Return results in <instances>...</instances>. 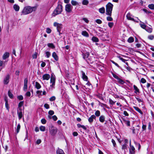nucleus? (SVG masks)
Returning <instances> with one entry per match:
<instances>
[{"instance_id": "ddd939ff", "label": "nucleus", "mask_w": 154, "mask_h": 154, "mask_svg": "<svg viewBox=\"0 0 154 154\" xmlns=\"http://www.w3.org/2000/svg\"><path fill=\"white\" fill-rule=\"evenodd\" d=\"M50 77V75L49 74H46L43 75L42 78L44 80H48Z\"/></svg>"}, {"instance_id": "c756f323", "label": "nucleus", "mask_w": 154, "mask_h": 154, "mask_svg": "<svg viewBox=\"0 0 154 154\" xmlns=\"http://www.w3.org/2000/svg\"><path fill=\"white\" fill-rule=\"evenodd\" d=\"M145 29L146 30V31H147L149 33L152 32V28H150V27H146L145 28Z\"/></svg>"}, {"instance_id": "412c9836", "label": "nucleus", "mask_w": 154, "mask_h": 154, "mask_svg": "<svg viewBox=\"0 0 154 154\" xmlns=\"http://www.w3.org/2000/svg\"><path fill=\"white\" fill-rule=\"evenodd\" d=\"M133 108L136 110L138 112L140 113L141 114L143 115V112L137 106H134Z\"/></svg>"}, {"instance_id": "2eb2a0df", "label": "nucleus", "mask_w": 154, "mask_h": 154, "mask_svg": "<svg viewBox=\"0 0 154 154\" xmlns=\"http://www.w3.org/2000/svg\"><path fill=\"white\" fill-rule=\"evenodd\" d=\"M52 56L56 61H57L58 60V57L56 53L55 52H53L52 54Z\"/></svg>"}, {"instance_id": "20e7f679", "label": "nucleus", "mask_w": 154, "mask_h": 154, "mask_svg": "<svg viewBox=\"0 0 154 154\" xmlns=\"http://www.w3.org/2000/svg\"><path fill=\"white\" fill-rule=\"evenodd\" d=\"M49 131L51 135L54 136L57 133V128L54 127L53 125H51L49 126Z\"/></svg>"}, {"instance_id": "6ab92c4d", "label": "nucleus", "mask_w": 154, "mask_h": 154, "mask_svg": "<svg viewBox=\"0 0 154 154\" xmlns=\"http://www.w3.org/2000/svg\"><path fill=\"white\" fill-rule=\"evenodd\" d=\"M90 55L89 53L88 52H87L85 53V54H83V58L85 60H87V59L88 58Z\"/></svg>"}, {"instance_id": "6e6552de", "label": "nucleus", "mask_w": 154, "mask_h": 154, "mask_svg": "<svg viewBox=\"0 0 154 154\" xmlns=\"http://www.w3.org/2000/svg\"><path fill=\"white\" fill-rule=\"evenodd\" d=\"M131 16L132 15H131L130 13H128L126 15V17L128 20H131L136 22H138V21H137L136 20L134 19L133 18H132Z\"/></svg>"}, {"instance_id": "13d9d810", "label": "nucleus", "mask_w": 154, "mask_h": 154, "mask_svg": "<svg viewBox=\"0 0 154 154\" xmlns=\"http://www.w3.org/2000/svg\"><path fill=\"white\" fill-rule=\"evenodd\" d=\"M37 53H35L32 55V57L33 59H36L37 57Z\"/></svg>"}, {"instance_id": "a18cd8bd", "label": "nucleus", "mask_w": 154, "mask_h": 154, "mask_svg": "<svg viewBox=\"0 0 154 154\" xmlns=\"http://www.w3.org/2000/svg\"><path fill=\"white\" fill-rule=\"evenodd\" d=\"M108 25L110 28H111L113 26L114 23L112 22H109Z\"/></svg>"}, {"instance_id": "338daca9", "label": "nucleus", "mask_w": 154, "mask_h": 154, "mask_svg": "<svg viewBox=\"0 0 154 154\" xmlns=\"http://www.w3.org/2000/svg\"><path fill=\"white\" fill-rule=\"evenodd\" d=\"M83 20L86 23H88L89 22V20L85 18H83Z\"/></svg>"}, {"instance_id": "69168bd1", "label": "nucleus", "mask_w": 154, "mask_h": 154, "mask_svg": "<svg viewBox=\"0 0 154 154\" xmlns=\"http://www.w3.org/2000/svg\"><path fill=\"white\" fill-rule=\"evenodd\" d=\"M112 142L113 144V146H115L116 145V142H115V141L114 140H113V139H112Z\"/></svg>"}, {"instance_id": "2f4dec72", "label": "nucleus", "mask_w": 154, "mask_h": 154, "mask_svg": "<svg viewBox=\"0 0 154 154\" xmlns=\"http://www.w3.org/2000/svg\"><path fill=\"white\" fill-rule=\"evenodd\" d=\"M47 45L48 47H50L54 49L55 48V46L53 43H48Z\"/></svg>"}, {"instance_id": "3c124183", "label": "nucleus", "mask_w": 154, "mask_h": 154, "mask_svg": "<svg viewBox=\"0 0 154 154\" xmlns=\"http://www.w3.org/2000/svg\"><path fill=\"white\" fill-rule=\"evenodd\" d=\"M56 97L55 96H53L51 97L50 99V101H53L55 100Z\"/></svg>"}, {"instance_id": "09e8293b", "label": "nucleus", "mask_w": 154, "mask_h": 154, "mask_svg": "<svg viewBox=\"0 0 154 154\" xmlns=\"http://www.w3.org/2000/svg\"><path fill=\"white\" fill-rule=\"evenodd\" d=\"M95 21L97 23L99 24H100L102 23V21L99 19L96 20Z\"/></svg>"}, {"instance_id": "de8ad7c7", "label": "nucleus", "mask_w": 154, "mask_h": 154, "mask_svg": "<svg viewBox=\"0 0 154 154\" xmlns=\"http://www.w3.org/2000/svg\"><path fill=\"white\" fill-rule=\"evenodd\" d=\"M48 113L49 115L52 116L54 114V112L53 111L51 110L48 112Z\"/></svg>"}, {"instance_id": "e2e57ef3", "label": "nucleus", "mask_w": 154, "mask_h": 154, "mask_svg": "<svg viewBox=\"0 0 154 154\" xmlns=\"http://www.w3.org/2000/svg\"><path fill=\"white\" fill-rule=\"evenodd\" d=\"M127 148L126 145V144H124L122 146V149L124 150Z\"/></svg>"}, {"instance_id": "c03bdc74", "label": "nucleus", "mask_w": 154, "mask_h": 154, "mask_svg": "<svg viewBox=\"0 0 154 154\" xmlns=\"http://www.w3.org/2000/svg\"><path fill=\"white\" fill-rule=\"evenodd\" d=\"M140 82L142 83H145L146 82V80L144 78H142L140 80Z\"/></svg>"}, {"instance_id": "37998d69", "label": "nucleus", "mask_w": 154, "mask_h": 154, "mask_svg": "<svg viewBox=\"0 0 154 154\" xmlns=\"http://www.w3.org/2000/svg\"><path fill=\"white\" fill-rule=\"evenodd\" d=\"M46 56L47 58H49L51 55V53L49 51H46L45 52Z\"/></svg>"}, {"instance_id": "79ce46f5", "label": "nucleus", "mask_w": 154, "mask_h": 154, "mask_svg": "<svg viewBox=\"0 0 154 154\" xmlns=\"http://www.w3.org/2000/svg\"><path fill=\"white\" fill-rule=\"evenodd\" d=\"M140 25L141 27L143 29H145L146 27V26L144 23H141L140 24Z\"/></svg>"}, {"instance_id": "1a4fd4ad", "label": "nucleus", "mask_w": 154, "mask_h": 154, "mask_svg": "<svg viewBox=\"0 0 154 154\" xmlns=\"http://www.w3.org/2000/svg\"><path fill=\"white\" fill-rule=\"evenodd\" d=\"M55 78L54 76L52 75L50 79V82L52 83V85H51V86L53 87L55 85Z\"/></svg>"}, {"instance_id": "f704fd0d", "label": "nucleus", "mask_w": 154, "mask_h": 154, "mask_svg": "<svg viewBox=\"0 0 154 154\" xmlns=\"http://www.w3.org/2000/svg\"><path fill=\"white\" fill-rule=\"evenodd\" d=\"M20 124H18V125L17 126V129H16V133L17 134L19 133L20 130Z\"/></svg>"}, {"instance_id": "49530a36", "label": "nucleus", "mask_w": 154, "mask_h": 154, "mask_svg": "<svg viewBox=\"0 0 154 154\" xmlns=\"http://www.w3.org/2000/svg\"><path fill=\"white\" fill-rule=\"evenodd\" d=\"M51 32V29L49 28H47L46 29V32L48 33H50Z\"/></svg>"}, {"instance_id": "473e14b6", "label": "nucleus", "mask_w": 154, "mask_h": 154, "mask_svg": "<svg viewBox=\"0 0 154 154\" xmlns=\"http://www.w3.org/2000/svg\"><path fill=\"white\" fill-rule=\"evenodd\" d=\"M92 40L94 42H98L99 41L98 39L97 38L95 37H94V36H93L92 38Z\"/></svg>"}, {"instance_id": "f8f14e48", "label": "nucleus", "mask_w": 154, "mask_h": 154, "mask_svg": "<svg viewBox=\"0 0 154 154\" xmlns=\"http://www.w3.org/2000/svg\"><path fill=\"white\" fill-rule=\"evenodd\" d=\"M10 77L9 75H7L5 78L4 80V83L5 85L7 84L9 82Z\"/></svg>"}, {"instance_id": "5fc2aeb1", "label": "nucleus", "mask_w": 154, "mask_h": 154, "mask_svg": "<svg viewBox=\"0 0 154 154\" xmlns=\"http://www.w3.org/2000/svg\"><path fill=\"white\" fill-rule=\"evenodd\" d=\"M41 122L43 124H45L46 123V121L45 119H41Z\"/></svg>"}, {"instance_id": "f3484780", "label": "nucleus", "mask_w": 154, "mask_h": 154, "mask_svg": "<svg viewBox=\"0 0 154 154\" xmlns=\"http://www.w3.org/2000/svg\"><path fill=\"white\" fill-rule=\"evenodd\" d=\"M56 153L57 154H65L63 150L59 148L57 150Z\"/></svg>"}, {"instance_id": "dca6fc26", "label": "nucleus", "mask_w": 154, "mask_h": 154, "mask_svg": "<svg viewBox=\"0 0 154 154\" xmlns=\"http://www.w3.org/2000/svg\"><path fill=\"white\" fill-rule=\"evenodd\" d=\"M9 56V54L8 52H6L4 53L2 56L3 60H5L8 58Z\"/></svg>"}, {"instance_id": "9b49d317", "label": "nucleus", "mask_w": 154, "mask_h": 154, "mask_svg": "<svg viewBox=\"0 0 154 154\" xmlns=\"http://www.w3.org/2000/svg\"><path fill=\"white\" fill-rule=\"evenodd\" d=\"M96 117L94 115H92L88 119V122L90 123H91L93 122L94 119L96 120Z\"/></svg>"}, {"instance_id": "423d86ee", "label": "nucleus", "mask_w": 154, "mask_h": 154, "mask_svg": "<svg viewBox=\"0 0 154 154\" xmlns=\"http://www.w3.org/2000/svg\"><path fill=\"white\" fill-rule=\"evenodd\" d=\"M72 9V7L70 4H67L65 6V10L68 12H70Z\"/></svg>"}, {"instance_id": "aec40b11", "label": "nucleus", "mask_w": 154, "mask_h": 154, "mask_svg": "<svg viewBox=\"0 0 154 154\" xmlns=\"http://www.w3.org/2000/svg\"><path fill=\"white\" fill-rule=\"evenodd\" d=\"M105 120V117L104 116H100L99 118V120L102 123H103L104 122Z\"/></svg>"}, {"instance_id": "393cba45", "label": "nucleus", "mask_w": 154, "mask_h": 154, "mask_svg": "<svg viewBox=\"0 0 154 154\" xmlns=\"http://www.w3.org/2000/svg\"><path fill=\"white\" fill-rule=\"evenodd\" d=\"M133 88L135 90L134 93H139L140 92L139 90V89L137 88V87L135 85H134L133 86Z\"/></svg>"}, {"instance_id": "7c9ffc66", "label": "nucleus", "mask_w": 154, "mask_h": 154, "mask_svg": "<svg viewBox=\"0 0 154 154\" xmlns=\"http://www.w3.org/2000/svg\"><path fill=\"white\" fill-rule=\"evenodd\" d=\"M117 81L120 84H124L125 83V82L123 80H122V79H121L119 78L117 79Z\"/></svg>"}, {"instance_id": "0e129e2a", "label": "nucleus", "mask_w": 154, "mask_h": 154, "mask_svg": "<svg viewBox=\"0 0 154 154\" xmlns=\"http://www.w3.org/2000/svg\"><path fill=\"white\" fill-rule=\"evenodd\" d=\"M45 65H46L45 63V62L42 61L41 64V66L42 67H43L45 66Z\"/></svg>"}, {"instance_id": "6e6d98bb", "label": "nucleus", "mask_w": 154, "mask_h": 154, "mask_svg": "<svg viewBox=\"0 0 154 154\" xmlns=\"http://www.w3.org/2000/svg\"><path fill=\"white\" fill-rule=\"evenodd\" d=\"M17 98L19 100H22L23 99V97L22 95L18 96Z\"/></svg>"}, {"instance_id": "cd10ccee", "label": "nucleus", "mask_w": 154, "mask_h": 154, "mask_svg": "<svg viewBox=\"0 0 154 154\" xmlns=\"http://www.w3.org/2000/svg\"><path fill=\"white\" fill-rule=\"evenodd\" d=\"M100 112L99 110H96L95 113V116L96 117H99L100 116Z\"/></svg>"}, {"instance_id": "b1692460", "label": "nucleus", "mask_w": 154, "mask_h": 154, "mask_svg": "<svg viewBox=\"0 0 154 154\" xmlns=\"http://www.w3.org/2000/svg\"><path fill=\"white\" fill-rule=\"evenodd\" d=\"M5 107H6V108H7V109L8 110L9 109V107L8 106V100H7V98L6 97H5Z\"/></svg>"}, {"instance_id": "39448f33", "label": "nucleus", "mask_w": 154, "mask_h": 154, "mask_svg": "<svg viewBox=\"0 0 154 154\" xmlns=\"http://www.w3.org/2000/svg\"><path fill=\"white\" fill-rule=\"evenodd\" d=\"M54 26L57 27L58 32L60 31L61 29L62 28V25L61 24L59 23L56 22L54 23Z\"/></svg>"}, {"instance_id": "0eeeda50", "label": "nucleus", "mask_w": 154, "mask_h": 154, "mask_svg": "<svg viewBox=\"0 0 154 154\" xmlns=\"http://www.w3.org/2000/svg\"><path fill=\"white\" fill-rule=\"evenodd\" d=\"M28 79L27 78H26L24 81V86L23 89L24 91H26L27 88Z\"/></svg>"}, {"instance_id": "bb28decb", "label": "nucleus", "mask_w": 154, "mask_h": 154, "mask_svg": "<svg viewBox=\"0 0 154 154\" xmlns=\"http://www.w3.org/2000/svg\"><path fill=\"white\" fill-rule=\"evenodd\" d=\"M99 12L101 14H104L105 12V9L104 7L100 8L99 10Z\"/></svg>"}, {"instance_id": "052dcab7", "label": "nucleus", "mask_w": 154, "mask_h": 154, "mask_svg": "<svg viewBox=\"0 0 154 154\" xmlns=\"http://www.w3.org/2000/svg\"><path fill=\"white\" fill-rule=\"evenodd\" d=\"M52 118L53 119V120L54 121L57 120V117L55 115H54V116H53L52 117Z\"/></svg>"}, {"instance_id": "a878e982", "label": "nucleus", "mask_w": 154, "mask_h": 154, "mask_svg": "<svg viewBox=\"0 0 154 154\" xmlns=\"http://www.w3.org/2000/svg\"><path fill=\"white\" fill-rule=\"evenodd\" d=\"M35 88L38 89H39L41 88L40 85L38 82H35Z\"/></svg>"}, {"instance_id": "bf43d9fd", "label": "nucleus", "mask_w": 154, "mask_h": 154, "mask_svg": "<svg viewBox=\"0 0 154 154\" xmlns=\"http://www.w3.org/2000/svg\"><path fill=\"white\" fill-rule=\"evenodd\" d=\"M112 75L113 77L115 78L117 80L119 78L117 75H116L114 73H112Z\"/></svg>"}, {"instance_id": "c85d7f7f", "label": "nucleus", "mask_w": 154, "mask_h": 154, "mask_svg": "<svg viewBox=\"0 0 154 154\" xmlns=\"http://www.w3.org/2000/svg\"><path fill=\"white\" fill-rule=\"evenodd\" d=\"M23 104V101L20 102L18 104V107L17 108V109H19V110H20L21 109L20 107H21Z\"/></svg>"}, {"instance_id": "8fccbe9b", "label": "nucleus", "mask_w": 154, "mask_h": 154, "mask_svg": "<svg viewBox=\"0 0 154 154\" xmlns=\"http://www.w3.org/2000/svg\"><path fill=\"white\" fill-rule=\"evenodd\" d=\"M135 143L137 146L138 147V149L139 150L141 147V146L140 143L135 142Z\"/></svg>"}, {"instance_id": "f257e3e1", "label": "nucleus", "mask_w": 154, "mask_h": 154, "mask_svg": "<svg viewBox=\"0 0 154 154\" xmlns=\"http://www.w3.org/2000/svg\"><path fill=\"white\" fill-rule=\"evenodd\" d=\"M37 7L36 6H26L24 8L22 13L23 15H27L31 13L33 11H35Z\"/></svg>"}, {"instance_id": "9d476101", "label": "nucleus", "mask_w": 154, "mask_h": 154, "mask_svg": "<svg viewBox=\"0 0 154 154\" xmlns=\"http://www.w3.org/2000/svg\"><path fill=\"white\" fill-rule=\"evenodd\" d=\"M130 148L129 149V152L131 154H134L135 152V148L134 147L132 146L131 145V141L130 142Z\"/></svg>"}, {"instance_id": "4d7b16f0", "label": "nucleus", "mask_w": 154, "mask_h": 154, "mask_svg": "<svg viewBox=\"0 0 154 154\" xmlns=\"http://www.w3.org/2000/svg\"><path fill=\"white\" fill-rule=\"evenodd\" d=\"M44 107L46 109H48L49 108V105L47 103H45L44 105Z\"/></svg>"}, {"instance_id": "4c0bfd02", "label": "nucleus", "mask_w": 154, "mask_h": 154, "mask_svg": "<svg viewBox=\"0 0 154 154\" xmlns=\"http://www.w3.org/2000/svg\"><path fill=\"white\" fill-rule=\"evenodd\" d=\"M40 130L42 131H44L45 130V126H41L39 127Z\"/></svg>"}, {"instance_id": "f03ea898", "label": "nucleus", "mask_w": 154, "mask_h": 154, "mask_svg": "<svg viewBox=\"0 0 154 154\" xmlns=\"http://www.w3.org/2000/svg\"><path fill=\"white\" fill-rule=\"evenodd\" d=\"M62 5H61L58 4L52 14V16L55 17V16L60 14L62 11Z\"/></svg>"}, {"instance_id": "864d4df0", "label": "nucleus", "mask_w": 154, "mask_h": 154, "mask_svg": "<svg viewBox=\"0 0 154 154\" xmlns=\"http://www.w3.org/2000/svg\"><path fill=\"white\" fill-rule=\"evenodd\" d=\"M154 38V36L153 35H150L148 36V38L150 40H152Z\"/></svg>"}, {"instance_id": "5701e85b", "label": "nucleus", "mask_w": 154, "mask_h": 154, "mask_svg": "<svg viewBox=\"0 0 154 154\" xmlns=\"http://www.w3.org/2000/svg\"><path fill=\"white\" fill-rule=\"evenodd\" d=\"M13 8L14 10L17 11H18L20 9L19 6L16 4H14V5Z\"/></svg>"}, {"instance_id": "ea45409f", "label": "nucleus", "mask_w": 154, "mask_h": 154, "mask_svg": "<svg viewBox=\"0 0 154 154\" xmlns=\"http://www.w3.org/2000/svg\"><path fill=\"white\" fill-rule=\"evenodd\" d=\"M134 39L132 37H130L128 39V42L129 43H131L134 41Z\"/></svg>"}, {"instance_id": "72a5a7b5", "label": "nucleus", "mask_w": 154, "mask_h": 154, "mask_svg": "<svg viewBox=\"0 0 154 154\" xmlns=\"http://www.w3.org/2000/svg\"><path fill=\"white\" fill-rule=\"evenodd\" d=\"M148 8L151 10H154V4H150L148 5Z\"/></svg>"}, {"instance_id": "680f3d73", "label": "nucleus", "mask_w": 154, "mask_h": 154, "mask_svg": "<svg viewBox=\"0 0 154 154\" xmlns=\"http://www.w3.org/2000/svg\"><path fill=\"white\" fill-rule=\"evenodd\" d=\"M26 95L28 97H30L31 95V93L29 91H27L26 94Z\"/></svg>"}, {"instance_id": "e433bc0d", "label": "nucleus", "mask_w": 154, "mask_h": 154, "mask_svg": "<svg viewBox=\"0 0 154 154\" xmlns=\"http://www.w3.org/2000/svg\"><path fill=\"white\" fill-rule=\"evenodd\" d=\"M89 3V2L88 0H83L82 4L84 5H87Z\"/></svg>"}, {"instance_id": "a19ab883", "label": "nucleus", "mask_w": 154, "mask_h": 154, "mask_svg": "<svg viewBox=\"0 0 154 154\" xmlns=\"http://www.w3.org/2000/svg\"><path fill=\"white\" fill-rule=\"evenodd\" d=\"M109 103L110 104L112 105H113L115 104L116 101H113L111 99L109 98Z\"/></svg>"}, {"instance_id": "603ef678", "label": "nucleus", "mask_w": 154, "mask_h": 154, "mask_svg": "<svg viewBox=\"0 0 154 154\" xmlns=\"http://www.w3.org/2000/svg\"><path fill=\"white\" fill-rule=\"evenodd\" d=\"M106 19L108 21H112L113 20L112 18L110 17H107Z\"/></svg>"}, {"instance_id": "774afa93", "label": "nucleus", "mask_w": 154, "mask_h": 154, "mask_svg": "<svg viewBox=\"0 0 154 154\" xmlns=\"http://www.w3.org/2000/svg\"><path fill=\"white\" fill-rule=\"evenodd\" d=\"M124 114L126 116H129V114H128L127 113V112L125 111H124Z\"/></svg>"}, {"instance_id": "7ed1b4c3", "label": "nucleus", "mask_w": 154, "mask_h": 154, "mask_svg": "<svg viewBox=\"0 0 154 154\" xmlns=\"http://www.w3.org/2000/svg\"><path fill=\"white\" fill-rule=\"evenodd\" d=\"M113 5L110 3H108L106 6V14L110 16L111 15Z\"/></svg>"}, {"instance_id": "a211bd4d", "label": "nucleus", "mask_w": 154, "mask_h": 154, "mask_svg": "<svg viewBox=\"0 0 154 154\" xmlns=\"http://www.w3.org/2000/svg\"><path fill=\"white\" fill-rule=\"evenodd\" d=\"M20 111H19V109H17V113L18 115L19 118V119H21L22 118V116H23L22 112L21 111V109H20Z\"/></svg>"}, {"instance_id": "4be33fe9", "label": "nucleus", "mask_w": 154, "mask_h": 154, "mask_svg": "<svg viewBox=\"0 0 154 154\" xmlns=\"http://www.w3.org/2000/svg\"><path fill=\"white\" fill-rule=\"evenodd\" d=\"M82 35L86 37H88L89 36L88 33L85 31H82Z\"/></svg>"}, {"instance_id": "c9c22d12", "label": "nucleus", "mask_w": 154, "mask_h": 154, "mask_svg": "<svg viewBox=\"0 0 154 154\" xmlns=\"http://www.w3.org/2000/svg\"><path fill=\"white\" fill-rule=\"evenodd\" d=\"M8 94L9 97L11 98H13V94L10 91H9L8 92Z\"/></svg>"}, {"instance_id": "58836bf2", "label": "nucleus", "mask_w": 154, "mask_h": 154, "mask_svg": "<svg viewBox=\"0 0 154 154\" xmlns=\"http://www.w3.org/2000/svg\"><path fill=\"white\" fill-rule=\"evenodd\" d=\"M71 3L73 5H76L78 4V3L76 1L73 0L71 1Z\"/></svg>"}, {"instance_id": "4468645a", "label": "nucleus", "mask_w": 154, "mask_h": 154, "mask_svg": "<svg viewBox=\"0 0 154 154\" xmlns=\"http://www.w3.org/2000/svg\"><path fill=\"white\" fill-rule=\"evenodd\" d=\"M82 74V78L85 81H87L88 80V77L85 75V73L83 71L81 72Z\"/></svg>"}]
</instances>
